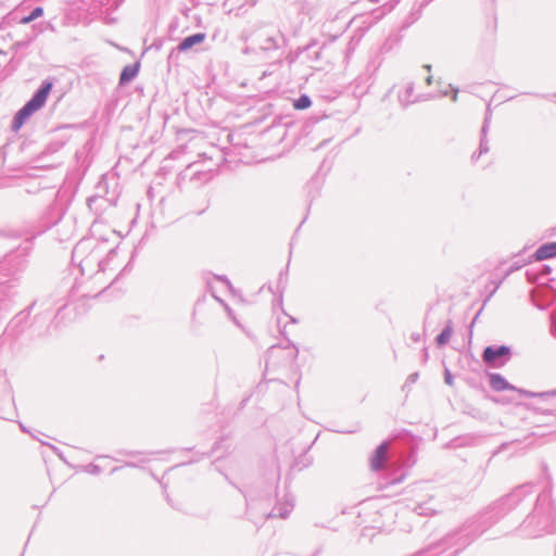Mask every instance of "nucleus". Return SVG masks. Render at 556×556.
<instances>
[{
  "mask_svg": "<svg viewBox=\"0 0 556 556\" xmlns=\"http://www.w3.org/2000/svg\"><path fill=\"white\" fill-rule=\"evenodd\" d=\"M108 252L106 243L92 238H84L74 247L72 258L77 263L83 274L94 270H105L106 263L102 256Z\"/></svg>",
  "mask_w": 556,
  "mask_h": 556,
  "instance_id": "obj_1",
  "label": "nucleus"
},
{
  "mask_svg": "<svg viewBox=\"0 0 556 556\" xmlns=\"http://www.w3.org/2000/svg\"><path fill=\"white\" fill-rule=\"evenodd\" d=\"M52 87V81L45 80L42 83L41 87L35 92L31 99L27 101L25 105L14 116L13 127L15 129L22 127V125L31 114H34L45 105Z\"/></svg>",
  "mask_w": 556,
  "mask_h": 556,
  "instance_id": "obj_2",
  "label": "nucleus"
},
{
  "mask_svg": "<svg viewBox=\"0 0 556 556\" xmlns=\"http://www.w3.org/2000/svg\"><path fill=\"white\" fill-rule=\"evenodd\" d=\"M388 452V443L382 442L370 457V468L374 471H377L383 467V464L387 459Z\"/></svg>",
  "mask_w": 556,
  "mask_h": 556,
  "instance_id": "obj_3",
  "label": "nucleus"
},
{
  "mask_svg": "<svg viewBox=\"0 0 556 556\" xmlns=\"http://www.w3.org/2000/svg\"><path fill=\"white\" fill-rule=\"evenodd\" d=\"M509 348L506 345L486 346L483 351V359L485 363H493L497 358L509 354Z\"/></svg>",
  "mask_w": 556,
  "mask_h": 556,
  "instance_id": "obj_4",
  "label": "nucleus"
},
{
  "mask_svg": "<svg viewBox=\"0 0 556 556\" xmlns=\"http://www.w3.org/2000/svg\"><path fill=\"white\" fill-rule=\"evenodd\" d=\"M490 386L494 391L501 392L505 390H515V387L508 383V381L500 374L490 375Z\"/></svg>",
  "mask_w": 556,
  "mask_h": 556,
  "instance_id": "obj_5",
  "label": "nucleus"
},
{
  "mask_svg": "<svg viewBox=\"0 0 556 556\" xmlns=\"http://www.w3.org/2000/svg\"><path fill=\"white\" fill-rule=\"evenodd\" d=\"M534 255L538 261H544V260L556 256V242H549V243L542 244L535 251Z\"/></svg>",
  "mask_w": 556,
  "mask_h": 556,
  "instance_id": "obj_6",
  "label": "nucleus"
},
{
  "mask_svg": "<svg viewBox=\"0 0 556 556\" xmlns=\"http://www.w3.org/2000/svg\"><path fill=\"white\" fill-rule=\"evenodd\" d=\"M205 39V34L198 33L191 36L186 37L177 47L179 51H187L191 49L194 45L201 43Z\"/></svg>",
  "mask_w": 556,
  "mask_h": 556,
  "instance_id": "obj_7",
  "label": "nucleus"
},
{
  "mask_svg": "<svg viewBox=\"0 0 556 556\" xmlns=\"http://www.w3.org/2000/svg\"><path fill=\"white\" fill-rule=\"evenodd\" d=\"M139 72V63L126 65L119 76V84L125 85L131 81Z\"/></svg>",
  "mask_w": 556,
  "mask_h": 556,
  "instance_id": "obj_8",
  "label": "nucleus"
},
{
  "mask_svg": "<svg viewBox=\"0 0 556 556\" xmlns=\"http://www.w3.org/2000/svg\"><path fill=\"white\" fill-rule=\"evenodd\" d=\"M489 123H490V119L486 116L485 119H484L482 129H481L482 139H481V142H480L479 154L477 155L476 153H473V155H472L473 159H476V157L480 156L481 154L486 153L489 151L488 141L485 140L486 131L489 129Z\"/></svg>",
  "mask_w": 556,
  "mask_h": 556,
  "instance_id": "obj_9",
  "label": "nucleus"
},
{
  "mask_svg": "<svg viewBox=\"0 0 556 556\" xmlns=\"http://www.w3.org/2000/svg\"><path fill=\"white\" fill-rule=\"evenodd\" d=\"M452 334H453V325H452V321L450 320V321H447L446 326L441 331V333L437 337L435 341L439 345H444L450 341Z\"/></svg>",
  "mask_w": 556,
  "mask_h": 556,
  "instance_id": "obj_10",
  "label": "nucleus"
},
{
  "mask_svg": "<svg viewBox=\"0 0 556 556\" xmlns=\"http://www.w3.org/2000/svg\"><path fill=\"white\" fill-rule=\"evenodd\" d=\"M413 93H414V84L409 83L406 86L405 90L399 94V99H400V102L402 103V105L406 106V105L415 102V100L412 98Z\"/></svg>",
  "mask_w": 556,
  "mask_h": 556,
  "instance_id": "obj_11",
  "label": "nucleus"
},
{
  "mask_svg": "<svg viewBox=\"0 0 556 556\" xmlns=\"http://www.w3.org/2000/svg\"><path fill=\"white\" fill-rule=\"evenodd\" d=\"M292 505L282 504L281 506L275 508L271 513L268 514V517H280L287 518L291 511Z\"/></svg>",
  "mask_w": 556,
  "mask_h": 556,
  "instance_id": "obj_12",
  "label": "nucleus"
},
{
  "mask_svg": "<svg viewBox=\"0 0 556 556\" xmlns=\"http://www.w3.org/2000/svg\"><path fill=\"white\" fill-rule=\"evenodd\" d=\"M43 14V9L41 7H36L29 15L22 17L21 24H29L36 18L40 17Z\"/></svg>",
  "mask_w": 556,
  "mask_h": 556,
  "instance_id": "obj_13",
  "label": "nucleus"
},
{
  "mask_svg": "<svg viewBox=\"0 0 556 556\" xmlns=\"http://www.w3.org/2000/svg\"><path fill=\"white\" fill-rule=\"evenodd\" d=\"M312 104L311 98L306 94H302L295 102L294 108L298 110H304L309 108Z\"/></svg>",
  "mask_w": 556,
  "mask_h": 556,
  "instance_id": "obj_14",
  "label": "nucleus"
},
{
  "mask_svg": "<svg viewBox=\"0 0 556 556\" xmlns=\"http://www.w3.org/2000/svg\"><path fill=\"white\" fill-rule=\"evenodd\" d=\"M444 380H445L446 384H448V386L453 384V376H452V374L450 372L448 369L445 370Z\"/></svg>",
  "mask_w": 556,
  "mask_h": 556,
  "instance_id": "obj_15",
  "label": "nucleus"
},
{
  "mask_svg": "<svg viewBox=\"0 0 556 556\" xmlns=\"http://www.w3.org/2000/svg\"><path fill=\"white\" fill-rule=\"evenodd\" d=\"M418 379V374L417 372H414V374H410L406 380V383H415Z\"/></svg>",
  "mask_w": 556,
  "mask_h": 556,
  "instance_id": "obj_16",
  "label": "nucleus"
},
{
  "mask_svg": "<svg viewBox=\"0 0 556 556\" xmlns=\"http://www.w3.org/2000/svg\"><path fill=\"white\" fill-rule=\"evenodd\" d=\"M219 280L224 281L228 287H230V281L226 277H219Z\"/></svg>",
  "mask_w": 556,
  "mask_h": 556,
  "instance_id": "obj_17",
  "label": "nucleus"
},
{
  "mask_svg": "<svg viewBox=\"0 0 556 556\" xmlns=\"http://www.w3.org/2000/svg\"><path fill=\"white\" fill-rule=\"evenodd\" d=\"M115 255V252L113 249H111L109 252H108V256L111 258Z\"/></svg>",
  "mask_w": 556,
  "mask_h": 556,
  "instance_id": "obj_18",
  "label": "nucleus"
},
{
  "mask_svg": "<svg viewBox=\"0 0 556 556\" xmlns=\"http://www.w3.org/2000/svg\"><path fill=\"white\" fill-rule=\"evenodd\" d=\"M426 83H427L428 85H431V83H432V76H428V77H427V79H426Z\"/></svg>",
  "mask_w": 556,
  "mask_h": 556,
  "instance_id": "obj_19",
  "label": "nucleus"
},
{
  "mask_svg": "<svg viewBox=\"0 0 556 556\" xmlns=\"http://www.w3.org/2000/svg\"><path fill=\"white\" fill-rule=\"evenodd\" d=\"M457 92H458V89H455L454 90V96H453V101L457 100Z\"/></svg>",
  "mask_w": 556,
  "mask_h": 556,
  "instance_id": "obj_20",
  "label": "nucleus"
},
{
  "mask_svg": "<svg viewBox=\"0 0 556 556\" xmlns=\"http://www.w3.org/2000/svg\"><path fill=\"white\" fill-rule=\"evenodd\" d=\"M425 68H426L427 71H430V70H431V65H428V64H427V65H425Z\"/></svg>",
  "mask_w": 556,
  "mask_h": 556,
  "instance_id": "obj_21",
  "label": "nucleus"
},
{
  "mask_svg": "<svg viewBox=\"0 0 556 556\" xmlns=\"http://www.w3.org/2000/svg\"><path fill=\"white\" fill-rule=\"evenodd\" d=\"M380 0H370L372 3H378Z\"/></svg>",
  "mask_w": 556,
  "mask_h": 556,
  "instance_id": "obj_22",
  "label": "nucleus"
},
{
  "mask_svg": "<svg viewBox=\"0 0 556 556\" xmlns=\"http://www.w3.org/2000/svg\"><path fill=\"white\" fill-rule=\"evenodd\" d=\"M552 394H553V395H555V394H556V390H555V391H553V392H552Z\"/></svg>",
  "mask_w": 556,
  "mask_h": 556,
  "instance_id": "obj_23",
  "label": "nucleus"
}]
</instances>
